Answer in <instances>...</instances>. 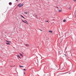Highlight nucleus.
<instances>
[{"label": "nucleus", "mask_w": 76, "mask_h": 76, "mask_svg": "<svg viewBox=\"0 0 76 76\" xmlns=\"http://www.w3.org/2000/svg\"><path fill=\"white\" fill-rule=\"evenodd\" d=\"M23 6V4H19L18 5V6L19 7H21L22 6Z\"/></svg>", "instance_id": "obj_1"}, {"label": "nucleus", "mask_w": 76, "mask_h": 76, "mask_svg": "<svg viewBox=\"0 0 76 76\" xmlns=\"http://www.w3.org/2000/svg\"><path fill=\"white\" fill-rule=\"evenodd\" d=\"M17 57H18L19 58H20V56H19V55H17Z\"/></svg>", "instance_id": "obj_2"}, {"label": "nucleus", "mask_w": 76, "mask_h": 76, "mask_svg": "<svg viewBox=\"0 0 76 76\" xmlns=\"http://www.w3.org/2000/svg\"><path fill=\"white\" fill-rule=\"evenodd\" d=\"M20 16L22 17V18H23V19H25V18H24V17H23V16H22V15H20Z\"/></svg>", "instance_id": "obj_3"}, {"label": "nucleus", "mask_w": 76, "mask_h": 76, "mask_svg": "<svg viewBox=\"0 0 76 76\" xmlns=\"http://www.w3.org/2000/svg\"><path fill=\"white\" fill-rule=\"evenodd\" d=\"M12 3L11 2H10L9 3V5H12Z\"/></svg>", "instance_id": "obj_4"}, {"label": "nucleus", "mask_w": 76, "mask_h": 76, "mask_svg": "<svg viewBox=\"0 0 76 76\" xmlns=\"http://www.w3.org/2000/svg\"><path fill=\"white\" fill-rule=\"evenodd\" d=\"M66 20H63V22H66Z\"/></svg>", "instance_id": "obj_5"}, {"label": "nucleus", "mask_w": 76, "mask_h": 76, "mask_svg": "<svg viewBox=\"0 0 76 76\" xmlns=\"http://www.w3.org/2000/svg\"><path fill=\"white\" fill-rule=\"evenodd\" d=\"M6 44L7 45H10V43H6Z\"/></svg>", "instance_id": "obj_6"}, {"label": "nucleus", "mask_w": 76, "mask_h": 76, "mask_svg": "<svg viewBox=\"0 0 76 76\" xmlns=\"http://www.w3.org/2000/svg\"><path fill=\"white\" fill-rule=\"evenodd\" d=\"M49 32H51V33H52V32H53V31H49Z\"/></svg>", "instance_id": "obj_7"}, {"label": "nucleus", "mask_w": 76, "mask_h": 76, "mask_svg": "<svg viewBox=\"0 0 76 76\" xmlns=\"http://www.w3.org/2000/svg\"><path fill=\"white\" fill-rule=\"evenodd\" d=\"M21 56H22V57L23 56V55L20 53L19 54Z\"/></svg>", "instance_id": "obj_8"}, {"label": "nucleus", "mask_w": 76, "mask_h": 76, "mask_svg": "<svg viewBox=\"0 0 76 76\" xmlns=\"http://www.w3.org/2000/svg\"><path fill=\"white\" fill-rule=\"evenodd\" d=\"M6 42H11L10 41H8L7 40H6Z\"/></svg>", "instance_id": "obj_9"}, {"label": "nucleus", "mask_w": 76, "mask_h": 76, "mask_svg": "<svg viewBox=\"0 0 76 76\" xmlns=\"http://www.w3.org/2000/svg\"><path fill=\"white\" fill-rule=\"evenodd\" d=\"M19 66L20 67H24L23 66H20V65Z\"/></svg>", "instance_id": "obj_10"}, {"label": "nucleus", "mask_w": 76, "mask_h": 76, "mask_svg": "<svg viewBox=\"0 0 76 76\" xmlns=\"http://www.w3.org/2000/svg\"><path fill=\"white\" fill-rule=\"evenodd\" d=\"M62 11V10H59V12H61Z\"/></svg>", "instance_id": "obj_11"}, {"label": "nucleus", "mask_w": 76, "mask_h": 76, "mask_svg": "<svg viewBox=\"0 0 76 76\" xmlns=\"http://www.w3.org/2000/svg\"><path fill=\"white\" fill-rule=\"evenodd\" d=\"M26 46H29V45H28V44H26Z\"/></svg>", "instance_id": "obj_12"}, {"label": "nucleus", "mask_w": 76, "mask_h": 76, "mask_svg": "<svg viewBox=\"0 0 76 76\" xmlns=\"http://www.w3.org/2000/svg\"><path fill=\"white\" fill-rule=\"evenodd\" d=\"M24 13H26V14H27V13H28V12H24Z\"/></svg>", "instance_id": "obj_13"}, {"label": "nucleus", "mask_w": 76, "mask_h": 76, "mask_svg": "<svg viewBox=\"0 0 76 76\" xmlns=\"http://www.w3.org/2000/svg\"><path fill=\"white\" fill-rule=\"evenodd\" d=\"M24 22V23H26V22Z\"/></svg>", "instance_id": "obj_14"}, {"label": "nucleus", "mask_w": 76, "mask_h": 76, "mask_svg": "<svg viewBox=\"0 0 76 76\" xmlns=\"http://www.w3.org/2000/svg\"><path fill=\"white\" fill-rule=\"evenodd\" d=\"M24 70H25V71H26V69H23Z\"/></svg>", "instance_id": "obj_15"}, {"label": "nucleus", "mask_w": 76, "mask_h": 76, "mask_svg": "<svg viewBox=\"0 0 76 76\" xmlns=\"http://www.w3.org/2000/svg\"><path fill=\"white\" fill-rule=\"evenodd\" d=\"M46 22H48V21H46Z\"/></svg>", "instance_id": "obj_16"}, {"label": "nucleus", "mask_w": 76, "mask_h": 76, "mask_svg": "<svg viewBox=\"0 0 76 76\" xmlns=\"http://www.w3.org/2000/svg\"><path fill=\"white\" fill-rule=\"evenodd\" d=\"M73 1H76V0H73Z\"/></svg>", "instance_id": "obj_17"}, {"label": "nucleus", "mask_w": 76, "mask_h": 76, "mask_svg": "<svg viewBox=\"0 0 76 76\" xmlns=\"http://www.w3.org/2000/svg\"><path fill=\"white\" fill-rule=\"evenodd\" d=\"M22 22H24V21L23 20H22Z\"/></svg>", "instance_id": "obj_18"}, {"label": "nucleus", "mask_w": 76, "mask_h": 76, "mask_svg": "<svg viewBox=\"0 0 76 76\" xmlns=\"http://www.w3.org/2000/svg\"><path fill=\"white\" fill-rule=\"evenodd\" d=\"M40 31H42V30L39 29Z\"/></svg>", "instance_id": "obj_19"}, {"label": "nucleus", "mask_w": 76, "mask_h": 76, "mask_svg": "<svg viewBox=\"0 0 76 76\" xmlns=\"http://www.w3.org/2000/svg\"><path fill=\"white\" fill-rule=\"evenodd\" d=\"M16 1H18V0H16Z\"/></svg>", "instance_id": "obj_20"}, {"label": "nucleus", "mask_w": 76, "mask_h": 76, "mask_svg": "<svg viewBox=\"0 0 76 76\" xmlns=\"http://www.w3.org/2000/svg\"><path fill=\"white\" fill-rule=\"evenodd\" d=\"M25 21L26 22H27V21H26L25 20Z\"/></svg>", "instance_id": "obj_21"}, {"label": "nucleus", "mask_w": 76, "mask_h": 76, "mask_svg": "<svg viewBox=\"0 0 76 76\" xmlns=\"http://www.w3.org/2000/svg\"><path fill=\"white\" fill-rule=\"evenodd\" d=\"M57 7L58 8V7Z\"/></svg>", "instance_id": "obj_22"}, {"label": "nucleus", "mask_w": 76, "mask_h": 76, "mask_svg": "<svg viewBox=\"0 0 76 76\" xmlns=\"http://www.w3.org/2000/svg\"><path fill=\"white\" fill-rule=\"evenodd\" d=\"M24 74L25 75V73L24 72Z\"/></svg>", "instance_id": "obj_23"}, {"label": "nucleus", "mask_w": 76, "mask_h": 76, "mask_svg": "<svg viewBox=\"0 0 76 76\" xmlns=\"http://www.w3.org/2000/svg\"><path fill=\"white\" fill-rule=\"evenodd\" d=\"M53 20H54V19H53Z\"/></svg>", "instance_id": "obj_24"}, {"label": "nucleus", "mask_w": 76, "mask_h": 76, "mask_svg": "<svg viewBox=\"0 0 76 76\" xmlns=\"http://www.w3.org/2000/svg\"><path fill=\"white\" fill-rule=\"evenodd\" d=\"M65 55V56H66V55Z\"/></svg>", "instance_id": "obj_25"}, {"label": "nucleus", "mask_w": 76, "mask_h": 76, "mask_svg": "<svg viewBox=\"0 0 76 76\" xmlns=\"http://www.w3.org/2000/svg\"><path fill=\"white\" fill-rule=\"evenodd\" d=\"M36 16H37V15H36Z\"/></svg>", "instance_id": "obj_26"}]
</instances>
